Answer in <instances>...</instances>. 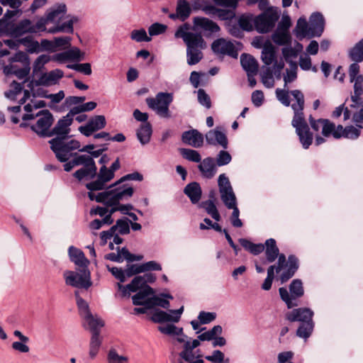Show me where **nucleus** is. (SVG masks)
<instances>
[{
  "mask_svg": "<svg viewBox=\"0 0 363 363\" xmlns=\"http://www.w3.org/2000/svg\"><path fill=\"white\" fill-rule=\"evenodd\" d=\"M291 93L296 101L291 105L294 113L291 125L295 128L296 133L298 136L299 141L303 147L308 149L313 143V135L310 131L309 126L304 116V95L298 89L292 90Z\"/></svg>",
  "mask_w": 363,
  "mask_h": 363,
  "instance_id": "f257e3e1",
  "label": "nucleus"
},
{
  "mask_svg": "<svg viewBox=\"0 0 363 363\" xmlns=\"http://www.w3.org/2000/svg\"><path fill=\"white\" fill-rule=\"evenodd\" d=\"M299 266V259L295 255H289L286 259L284 254H281L277 264L268 267L267 277L274 279L275 272L281 273L279 279L281 284H284L295 275Z\"/></svg>",
  "mask_w": 363,
  "mask_h": 363,
  "instance_id": "f03ea898",
  "label": "nucleus"
},
{
  "mask_svg": "<svg viewBox=\"0 0 363 363\" xmlns=\"http://www.w3.org/2000/svg\"><path fill=\"white\" fill-rule=\"evenodd\" d=\"M70 137H55L49 141L50 149L55 153L56 158L60 162H65L73 156L72 150L80 147V143L77 140H65Z\"/></svg>",
  "mask_w": 363,
  "mask_h": 363,
  "instance_id": "7ed1b4c3",
  "label": "nucleus"
},
{
  "mask_svg": "<svg viewBox=\"0 0 363 363\" xmlns=\"http://www.w3.org/2000/svg\"><path fill=\"white\" fill-rule=\"evenodd\" d=\"M172 101V94L167 92H159L155 98L148 97L145 99L150 109L155 111L159 116L165 118L171 117L169 106Z\"/></svg>",
  "mask_w": 363,
  "mask_h": 363,
  "instance_id": "20e7f679",
  "label": "nucleus"
},
{
  "mask_svg": "<svg viewBox=\"0 0 363 363\" xmlns=\"http://www.w3.org/2000/svg\"><path fill=\"white\" fill-rule=\"evenodd\" d=\"M279 18V13L277 9L269 7L255 18V28L259 33H267L273 30Z\"/></svg>",
  "mask_w": 363,
  "mask_h": 363,
  "instance_id": "39448f33",
  "label": "nucleus"
},
{
  "mask_svg": "<svg viewBox=\"0 0 363 363\" xmlns=\"http://www.w3.org/2000/svg\"><path fill=\"white\" fill-rule=\"evenodd\" d=\"M72 157H74L72 164L76 166L84 165V167L73 174L74 177L81 181L87 176H89L91 179L96 176L97 167L91 157L86 155H78L77 152L74 153Z\"/></svg>",
  "mask_w": 363,
  "mask_h": 363,
  "instance_id": "423d86ee",
  "label": "nucleus"
},
{
  "mask_svg": "<svg viewBox=\"0 0 363 363\" xmlns=\"http://www.w3.org/2000/svg\"><path fill=\"white\" fill-rule=\"evenodd\" d=\"M289 289V292L286 288L281 287L279 289V293L281 300L286 303L287 308H292L298 306L296 299L302 297L304 294L302 281L299 279H294L290 284Z\"/></svg>",
  "mask_w": 363,
  "mask_h": 363,
  "instance_id": "0eeeda50",
  "label": "nucleus"
},
{
  "mask_svg": "<svg viewBox=\"0 0 363 363\" xmlns=\"http://www.w3.org/2000/svg\"><path fill=\"white\" fill-rule=\"evenodd\" d=\"M35 116H38V119L35 124L30 125V129L40 138L51 137L50 127L55 121L51 112L48 109L41 110Z\"/></svg>",
  "mask_w": 363,
  "mask_h": 363,
  "instance_id": "6e6552de",
  "label": "nucleus"
},
{
  "mask_svg": "<svg viewBox=\"0 0 363 363\" xmlns=\"http://www.w3.org/2000/svg\"><path fill=\"white\" fill-rule=\"evenodd\" d=\"M81 274L74 271L66 270L63 272V277L67 286L78 289H89L92 282L91 273L89 269H79Z\"/></svg>",
  "mask_w": 363,
  "mask_h": 363,
  "instance_id": "1a4fd4ad",
  "label": "nucleus"
},
{
  "mask_svg": "<svg viewBox=\"0 0 363 363\" xmlns=\"http://www.w3.org/2000/svg\"><path fill=\"white\" fill-rule=\"evenodd\" d=\"M63 77V71L60 69H55L49 72L41 74L40 78L38 80H32L28 84V86L32 89L33 87V85L36 86H49L51 85H55L57 84L59 80L62 79Z\"/></svg>",
  "mask_w": 363,
  "mask_h": 363,
  "instance_id": "9d476101",
  "label": "nucleus"
},
{
  "mask_svg": "<svg viewBox=\"0 0 363 363\" xmlns=\"http://www.w3.org/2000/svg\"><path fill=\"white\" fill-rule=\"evenodd\" d=\"M211 49L215 53L227 55L233 58H237L238 55V50L234 44L230 41H226L223 38L214 40L211 45Z\"/></svg>",
  "mask_w": 363,
  "mask_h": 363,
  "instance_id": "9b49d317",
  "label": "nucleus"
},
{
  "mask_svg": "<svg viewBox=\"0 0 363 363\" xmlns=\"http://www.w3.org/2000/svg\"><path fill=\"white\" fill-rule=\"evenodd\" d=\"M33 23L30 19H23L18 23H12L9 27V35L16 38L26 33H34Z\"/></svg>",
  "mask_w": 363,
  "mask_h": 363,
  "instance_id": "f8f14e48",
  "label": "nucleus"
},
{
  "mask_svg": "<svg viewBox=\"0 0 363 363\" xmlns=\"http://www.w3.org/2000/svg\"><path fill=\"white\" fill-rule=\"evenodd\" d=\"M309 20L310 38L321 36L325 28V18L323 14L320 12H314Z\"/></svg>",
  "mask_w": 363,
  "mask_h": 363,
  "instance_id": "ddd939ff",
  "label": "nucleus"
},
{
  "mask_svg": "<svg viewBox=\"0 0 363 363\" xmlns=\"http://www.w3.org/2000/svg\"><path fill=\"white\" fill-rule=\"evenodd\" d=\"M218 186L223 202L236 198L230 180L225 174H221L219 175Z\"/></svg>",
  "mask_w": 363,
  "mask_h": 363,
  "instance_id": "4468645a",
  "label": "nucleus"
},
{
  "mask_svg": "<svg viewBox=\"0 0 363 363\" xmlns=\"http://www.w3.org/2000/svg\"><path fill=\"white\" fill-rule=\"evenodd\" d=\"M192 8L187 0H177L176 12L170 13L169 18L172 20L179 19L184 22L191 16Z\"/></svg>",
  "mask_w": 363,
  "mask_h": 363,
  "instance_id": "2eb2a0df",
  "label": "nucleus"
},
{
  "mask_svg": "<svg viewBox=\"0 0 363 363\" xmlns=\"http://www.w3.org/2000/svg\"><path fill=\"white\" fill-rule=\"evenodd\" d=\"M313 311L308 308H298L292 310L286 315V318L290 322L313 321Z\"/></svg>",
  "mask_w": 363,
  "mask_h": 363,
  "instance_id": "dca6fc26",
  "label": "nucleus"
},
{
  "mask_svg": "<svg viewBox=\"0 0 363 363\" xmlns=\"http://www.w3.org/2000/svg\"><path fill=\"white\" fill-rule=\"evenodd\" d=\"M182 141L194 147H201L203 145V135L196 129L184 131L182 135Z\"/></svg>",
  "mask_w": 363,
  "mask_h": 363,
  "instance_id": "f3484780",
  "label": "nucleus"
},
{
  "mask_svg": "<svg viewBox=\"0 0 363 363\" xmlns=\"http://www.w3.org/2000/svg\"><path fill=\"white\" fill-rule=\"evenodd\" d=\"M359 129L356 128L353 125H347L345 128H343L342 125H338L337 126H335L333 132V138L335 139L345 138L350 140H356L359 137Z\"/></svg>",
  "mask_w": 363,
  "mask_h": 363,
  "instance_id": "a211bd4d",
  "label": "nucleus"
},
{
  "mask_svg": "<svg viewBox=\"0 0 363 363\" xmlns=\"http://www.w3.org/2000/svg\"><path fill=\"white\" fill-rule=\"evenodd\" d=\"M73 122V119L67 118V116L60 118L54 128L50 130L51 137H71L69 133L70 128H69Z\"/></svg>",
  "mask_w": 363,
  "mask_h": 363,
  "instance_id": "6ab92c4d",
  "label": "nucleus"
},
{
  "mask_svg": "<svg viewBox=\"0 0 363 363\" xmlns=\"http://www.w3.org/2000/svg\"><path fill=\"white\" fill-rule=\"evenodd\" d=\"M68 252L71 262L78 266L80 269H89V261L81 250L74 246H70Z\"/></svg>",
  "mask_w": 363,
  "mask_h": 363,
  "instance_id": "aec40b11",
  "label": "nucleus"
},
{
  "mask_svg": "<svg viewBox=\"0 0 363 363\" xmlns=\"http://www.w3.org/2000/svg\"><path fill=\"white\" fill-rule=\"evenodd\" d=\"M198 167L202 176L207 179L213 178L217 172L215 160L211 157L203 159Z\"/></svg>",
  "mask_w": 363,
  "mask_h": 363,
  "instance_id": "412c9836",
  "label": "nucleus"
},
{
  "mask_svg": "<svg viewBox=\"0 0 363 363\" xmlns=\"http://www.w3.org/2000/svg\"><path fill=\"white\" fill-rule=\"evenodd\" d=\"M264 245L266 260L267 262L272 263L277 259H279L281 253L279 252V249L277 245V241L275 239L269 238L266 240Z\"/></svg>",
  "mask_w": 363,
  "mask_h": 363,
  "instance_id": "4be33fe9",
  "label": "nucleus"
},
{
  "mask_svg": "<svg viewBox=\"0 0 363 363\" xmlns=\"http://www.w3.org/2000/svg\"><path fill=\"white\" fill-rule=\"evenodd\" d=\"M184 193L193 204L198 203L202 196V189L199 183L193 182L188 184L184 189Z\"/></svg>",
  "mask_w": 363,
  "mask_h": 363,
  "instance_id": "5701e85b",
  "label": "nucleus"
},
{
  "mask_svg": "<svg viewBox=\"0 0 363 363\" xmlns=\"http://www.w3.org/2000/svg\"><path fill=\"white\" fill-rule=\"evenodd\" d=\"M153 323H163L168 322L177 323L179 321V316H173L167 312L162 311L159 308H155L152 312V315L150 318Z\"/></svg>",
  "mask_w": 363,
  "mask_h": 363,
  "instance_id": "b1692460",
  "label": "nucleus"
},
{
  "mask_svg": "<svg viewBox=\"0 0 363 363\" xmlns=\"http://www.w3.org/2000/svg\"><path fill=\"white\" fill-rule=\"evenodd\" d=\"M240 63L247 73L257 74L259 65L252 55L246 53L242 54L240 56Z\"/></svg>",
  "mask_w": 363,
  "mask_h": 363,
  "instance_id": "393cba45",
  "label": "nucleus"
},
{
  "mask_svg": "<svg viewBox=\"0 0 363 363\" xmlns=\"http://www.w3.org/2000/svg\"><path fill=\"white\" fill-rule=\"evenodd\" d=\"M193 21L195 28H200L211 33H216L220 30L218 25L207 18L194 17Z\"/></svg>",
  "mask_w": 363,
  "mask_h": 363,
  "instance_id": "a878e982",
  "label": "nucleus"
},
{
  "mask_svg": "<svg viewBox=\"0 0 363 363\" xmlns=\"http://www.w3.org/2000/svg\"><path fill=\"white\" fill-rule=\"evenodd\" d=\"M137 293L132 296L133 304L134 306L142 305V301L145 300L148 296L155 294V291L153 288L149 285H141L139 286Z\"/></svg>",
  "mask_w": 363,
  "mask_h": 363,
  "instance_id": "bb28decb",
  "label": "nucleus"
},
{
  "mask_svg": "<svg viewBox=\"0 0 363 363\" xmlns=\"http://www.w3.org/2000/svg\"><path fill=\"white\" fill-rule=\"evenodd\" d=\"M224 205L228 209H233V213L230 216V221L232 225L235 228H241L242 226V222L239 218L240 210L237 206V199H232L230 200L223 202Z\"/></svg>",
  "mask_w": 363,
  "mask_h": 363,
  "instance_id": "cd10ccee",
  "label": "nucleus"
},
{
  "mask_svg": "<svg viewBox=\"0 0 363 363\" xmlns=\"http://www.w3.org/2000/svg\"><path fill=\"white\" fill-rule=\"evenodd\" d=\"M30 71V65H25L23 68H18L16 65H9L5 66L4 68V72L5 74H13L19 79L26 78L28 76Z\"/></svg>",
  "mask_w": 363,
  "mask_h": 363,
  "instance_id": "c85d7f7f",
  "label": "nucleus"
},
{
  "mask_svg": "<svg viewBox=\"0 0 363 363\" xmlns=\"http://www.w3.org/2000/svg\"><path fill=\"white\" fill-rule=\"evenodd\" d=\"M152 134V127L150 123H141L137 130L136 135L142 145L149 143Z\"/></svg>",
  "mask_w": 363,
  "mask_h": 363,
  "instance_id": "c756f323",
  "label": "nucleus"
},
{
  "mask_svg": "<svg viewBox=\"0 0 363 363\" xmlns=\"http://www.w3.org/2000/svg\"><path fill=\"white\" fill-rule=\"evenodd\" d=\"M156 276L152 273H146L143 276H135L132 280V284L130 285L134 290H138L139 286L141 285H148L147 284H152L156 281Z\"/></svg>",
  "mask_w": 363,
  "mask_h": 363,
  "instance_id": "7c9ffc66",
  "label": "nucleus"
},
{
  "mask_svg": "<svg viewBox=\"0 0 363 363\" xmlns=\"http://www.w3.org/2000/svg\"><path fill=\"white\" fill-rule=\"evenodd\" d=\"M185 43L187 49H204L206 48V42L201 33H191Z\"/></svg>",
  "mask_w": 363,
  "mask_h": 363,
  "instance_id": "2f4dec72",
  "label": "nucleus"
},
{
  "mask_svg": "<svg viewBox=\"0 0 363 363\" xmlns=\"http://www.w3.org/2000/svg\"><path fill=\"white\" fill-rule=\"evenodd\" d=\"M199 207L203 208L206 212L212 217L215 220L220 221L221 216L218 211L215 202L212 199L203 201L199 204Z\"/></svg>",
  "mask_w": 363,
  "mask_h": 363,
  "instance_id": "473e14b6",
  "label": "nucleus"
},
{
  "mask_svg": "<svg viewBox=\"0 0 363 363\" xmlns=\"http://www.w3.org/2000/svg\"><path fill=\"white\" fill-rule=\"evenodd\" d=\"M272 40L278 45H290L291 43V36L289 32L276 29L272 35Z\"/></svg>",
  "mask_w": 363,
  "mask_h": 363,
  "instance_id": "72a5a7b5",
  "label": "nucleus"
},
{
  "mask_svg": "<svg viewBox=\"0 0 363 363\" xmlns=\"http://www.w3.org/2000/svg\"><path fill=\"white\" fill-rule=\"evenodd\" d=\"M296 35L299 40L308 37L310 38L309 25L305 18L301 17L298 19L295 28Z\"/></svg>",
  "mask_w": 363,
  "mask_h": 363,
  "instance_id": "f704fd0d",
  "label": "nucleus"
},
{
  "mask_svg": "<svg viewBox=\"0 0 363 363\" xmlns=\"http://www.w3.org/2000/svg\"><path fill=\"white\" fill-rule=\"evenodd\" d=\"M239 242L243 248L254 255H258L264 250V245L262 243L255 244L245 238H240Z\"/></svg>",
  "mask_w": 363,
  "mask_h": 363,
  "instance_id": "c9c22d12",
  "label": "nucleus"
},
{
  "mask_svg": "<svg viewBox=\"0 0 363 363\" xmlns=\"http://www.w3.org/2000/svg\"><path fill=\"white\" fill-rule=\"evenodd\" d=\"M348 57L352 62H362L363 61V38L350 49Z\"/></svg>",
  "mask_w": 363,
  "mask_h": 363,
  "instance_id": "e433bc0d",
  "label": "nucleus"
},
{
  "mask_svg": "<svg viewBox=\"0 0 363 363\" xmlns=\"http://www.w3.org/2000/svg\"><path fill=\"white\" fill-rule=\"evenodd\" d=\"M261 58L266 65H270L276 61V52L274 46L271 44H266L262 50Z\"/></svg>",
  "mask_w": 363,
  "mask_h": 363,
  "instance_id": "4c0bfd02",
  "label": "nucleus"
},
{
  "mask_svg": "<svg viewBox=\"0 0 363 363\" xmlns=\"http://www.w3.org/2000/svg\"><path fill=\"white\" fill-rule=\"evenodd\" d=\"M18 43L26 46L29 53H39L40 52V43L37 40H34L30 35L18 39Z\"/></svg>",
  "mask_w": 363,
  "mask_h": 363,
  "instance_id": "58836bf2",
  "label": "nucleus"
},
{
  "mask_svg": "<svg viewBox=\"0 0 363 363\" xmlns=\"http://www.w3.org/2000/svg\"><path fill=\"white\" fill-rule=\"evenodd\" d=\"M83 318L87 323L92 335L96 332L100 335V328L104 325V322L101 319L94 318L91 313Z\"/></svg>",
  "mask_w": 363,
  "mask_h": 363,
  "instance_id": "ea45409f",
  "label": "nucleus"
},
{
  "mask_svg": "<svg viewBox=\"0 0 363 363\" xmlns=\"http://www.w3.org/2000/svg\"><path fill=\"white\" fill-rule=\"evenodd\" d=\"M313 321H304L301 323L296 331V335L304 339L308 338L313 330Z\"/></svg>",
  "mask_w": 363,
  "mask_h": 363,
  "instance_id": "a19ab883",
  "label": "nucleus"
},
{
  "mask_svg": "<svg viewBox=\"0 0 363 363\" xmlns=\"http://www.w3.org/2000/svg\"><path fill=\"white\" fill-rule=\"evenodd\" d=\"M74 296L79 315L84 318L91 314V313L90 312L87 302L79 296V291H75Z\"/></svg>",
  "mask_w": 363,
  "mask_h": 363,
  "instance_id": "79ce46f5",
  "label": "nucleus"
},
{
  "mask_svg": "<svg viewBox=\"0 0 363 363\" xmlns=\"http://www.w3.org/2000/svg\"><path fill=\"white\" fill-rule=\"evenodd\" d=\"M101 345V340L100 338V335L96 332L91 335L89 345V356L91 358L93 359L96 356Z\"/></svg>",
  "mask_w": 363,
  "mask_h": 363,
  "instance_id": "37998d69",
  "label": "nucleus"
},
{
  "mask_svg": "<svg viewBox=\"0 0 363 363\" xmlns=\"http://www.w3.org/2000/svg\"><path fill=\"white\" fill-rule=\"evenodd\" d=\"M50 60V57L48 55H41L35 60L33 65V76L37 75L44 69L45 64Z\"/></svg>",
  "mask_w": 363,
  "mask_h": 363,
  "instance_id": "c03bdc74",
  "label": "nucleus"
},
{
  "mask_svg": "<svg viewBox=\"0 0 363 363\" xmlns=\"http://www.w3.org/2000/svg\"><path fill=\"white\" fill-rule=\"evenodd\" d=\"M187 63L194 65L199 63L203 58V53L199 48L186 49Z\"/></svg>",
  "mask_w": 363,
  "mask_h": 363,
  "instance_id": "a18cd8bd",
  "label": "nucleus"
},
{
  "mask_svg": "<svg viewBox=\"0 0 363 363\" xmlns=\"http://www.w3.org/2000/svg\"><path fill=\"white\" fill-rule=\"evenodd\" d=\"M179 152L184 159L189 161L194 162H200L201 161V157L196 150L188 148H180Z\"/></svg>",
  "mask_w": 363,
  "mask_h": 363,
  "instance_id": "49530a36",
  "label": "nucleus"
},
{
  "mask_svg": "<svg viewBox=\"0 0 363 363\" xmlns=\"http://www.w3.org/2000/svg\"><path fill=\"white\" fill-rule=\"evenodd\" d=\"M158 330L163 334L186 337L183 333L182 328H177L173 324H167L165 326H159Z\"/></svg>",
  "mask_w": 363,
  "mask_h": 363,
  "instance_id": "de8ad7c7",
  "label": "nucleus"
},
{
  "mask_svg": "<svg viewBox=\"0 0 363 363\" xmlns=\"http://www.w3.org/2000/svg\"><path fill=\"white\" fill-rule=\"evenodd\" d=\"M67 11V6L65 4H58L55 7L52 8L50 11L46 14L47 20L52 22L60 14L65 13Z\"/></svg>",
  "mask_w": 363,
  "mask_h": 363,
  "instance_id": "09e8293b",
  "label": "nucleus"
},
{
  "mask_svg": "<svg viewBox=\"0 0 363 363\" xmlns=\"http://www.w3.org/2000/svg\"><path fill=\"white\" fill-rule=\"evenodd\" d=\"M254 20L252 15H241L238 18L239 27L245 31H251L253 30Z\"/></svg>",
  "mask_w": 363,
  "mask_h": 363,
  "instance_id": "8fccbe9b",
  "label": "nucleus"
},
{
  "mask_svg": "<svg viewBox=\"0 0 363 363\" xmlns=\"http://www.w3.org/2000/svg\"><path fill=\"white\" fill-rule=\"evenodd\" d=\"M88 123L94 129L95 132L104 128L106 125L105 116L101 115L91 118Z\"/></svg>",
  "mask_w": 363,
  "mask_h": 363,
  "instance_id": "3c124183",
  "label": "nucleus"
},
{
  "mask_svg": "<svg viewBox=\"0 0 363 363\" xmlns=\"http://www.w3.org/2000/svg\"><path fill=\"white\" fill-rule=\"evenodd\" d=\"M125 185H123L121 186L116 187L111 189V191H113L112 194H116L119 201L123 199V198L125 196L131 197L133 195L134 189L130 186L125 188Z\"/></svg>",
  "mask_w": 363,
  "mask_h": 363,
  "instance_id": "603ef678",
  "label": "nucleus"
},
{
  "mask_svg": "<svg viewBox=\"0 0 363 363\" xmlns=\"http://www.w3.org/2000/svg\"><path fill=\"white\" fill-rule=\"evenodd\" d=\"M130 38L136 42H150L152 40L150 37L147 36L144 28L133 30L131 32Z\"/></svg>",
  "mask_w": 363,
  "mask_h": 363,
  "instance_id": "864d4df0",
  "label": "nucleus"
},
{
  "mask_svg": "<svg viewBox=\"0 0 363 363\" xmlns=\"http://www.w3.org/2000/svg\"><path fill=\"white\" fill-rule=\"evenodd\" d=\"M115 174L106 165H102L99 169L97 177L106 184L114 178Z\"/></svg>",
  "mask_w": 363,
  "mask_h": 363,
  "instance_id": "5fc2aeb1",
  "label": "nucleus"
},
{
  "mask_svg": "<svg viewBox=\"0 0 363 363\" xmlns=\"http://www.w3.org/2000/svg\"><path fill=\"white\" fill-rule=\"evenodd\" d=\"M291 91L286 89H277L276 96L277 99L285 106H289L291 105V100L289 98V94Z\"/></svg>",
  "mask_w": 363,
  "mask_h": 363,
  "instance_id": "6e6d98bb",
  "label": "nucleus"
},
{
  "mask_svg": "<svg viewBox=\"0 0 363 363\" xmlns=\"http://www.w3.org/2000/svg\"><path fill=\"white\" fill-rule=\"evenodd\" d=\"M125 269L128 278L143 272L142 264H128Z\"/></svg>",
  "mask_w": 363,
  "mask_h": 363,
  "instance_id": "4d7b16f0",
  "label": "nucleus"
},
{
  "mask_svg": "<svg viewBox=\"0 0 363 363\" xmlns=\"http://www.w3.org/2000/svg\"><path fill=\"white\" fill-rule=\"evenodd\" d=\"M108 360L109 363H128L127 357L119 355L116 350L111 349L108 354Z\"/></svg>",
  "mask_w": 363,
  "mask_h": 363,
  "instance_id": "13d9d810",
  "label": "nucleus"
},
{
  "mask_svg": "<svg viewBox=\"0 0 363 363\" xmlns=\"http://www.w3.org/2000/svg\"><path fill=\"white\" fill-rule=\"evenodd\" d=\"M108 272L111 273V274L121 283L125 282L126 280V274L125 269L123 270L121 268H118L116 267H111L109 265L106 266Z\"/></svg>",
  "mask_w": 363,
  "mask_h": 363,
  "instance_id": "bf43d9fd",
  "label": "nucleus"
},
{
  "mask_svg": "<svg viewBox=\"0 0 363 363\" xmlns=\"http://www.w3.org/2000/svg\"><path fill=\"white\" fill-rule=\"evenodd\" d=\"M67 67L83 73L86 75H90L92 72L91 67L89 63L68 65Z\"/></svg>",
  "mask_w": 363,
  "mask_h": 363,
  "instance_id": "052dcab7",
  "label": "nucleus"
},
{
  "mask_svg": "<svg viewBox=\"0 0 363 363\" xmlns=\"http://www.w3.org/2000/svg\"><path fill=\"white\" fill-rule=\"evenodd\" d=\"M130 220L127 218L118 219L116 220L118 233L121 235H128L130 233Z\"/></svg>",
  "mask_w": 363,
  "mask_h": 363,
  "instance_id": "680f3d73",
  "label": "nucleus"
},
{
  "mask_svg": "<svg viewBox=\"0 0 363 363\" xmlns=\"http://www.w3.org/2000/svg\"><path fill=\"white\" fill-rule=\"evenodd\" d=\"M231 160V155L228 152L225 150H220L218 154L216 164L219 167L224 166L229 164Z\"/></svg>",
  "mask_w": 363,
  "mask_h": 363,
  "instance_id": "e2e57ef3",
  "label": "nucleus"
},
{
  "mask_svg": "<svg viewBox=\"0 0 363 363\" xmlns=\"http://www.w3.org/2000/svg\"><path fill=\"white\" fill-rule=\"evenodd\" d=\"M198 101L199 104L206 108L211 107V100L208 94H207L204 89H199L198 90Z\"/></svg>",
  "mask_w": 363,
  "mask_h": 363,
  "instance_id": "0e129e2a",
  "label": "nucleus"
},
{
  "mask_svg": "<svg viewBox=\"0 0 363 363\" xmlns=\"http://www.w3.org/2000/svg\"><path fill=\"white\" fill-rule=\"evenodd\" d=\"M322 134L325 137L333 136V132L335 130V124L328 119H323L322 125Z\"/></svg>",
  "mask_w": 363,
  "mask_h": 363,
  "instance_id": "69168bd1",
  "label": "nucleus"
},
{
  "mask_svg": "<svg viewBox=\"0 0 363 363\" xmlns=\"http://www.w3.org/2000/svg\"><path fill=\"white\" fill-rule=\"evenodd\" d=\"M167 26L160 23H152L148 28L150 35H158L164 33L167 30Z\"/></svg>",
  "mask_w": 363,
  "mask_h": 363,
  "instance_id": "338daca9",
  "label": "nucleus"
},
{
  "mask_svg": "<svg viewBox=\"0 0 363 363\" xmlns=\"http://www.w3.org/2000/svg\"><path fill=\"white\" fill-rule=\"evenodd\" d=\"M198 318L201 324H208L216 318V313L213 312L201 311Z\"/></svg>",
  "mask_w": 363,
  "mask_h": 363,
  "instance_id": "774afa93",
  "label": "nucleus"
}]
</instances>
